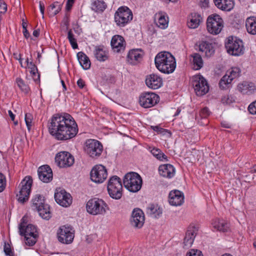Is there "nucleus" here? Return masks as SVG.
<instances>
[{
  "label": "nucleus",
  "mask_w": 256,
  "mask_h": 256,
  "mask_svg": "<svg viewBox=\"0 0 256 256\" xmlns=\"http://www.w3.org/2000/svg\"><path fill=\"white\" fill-rule=\"evenodd\" d=\"M48 128L50 133L59 140H70L74 138L78 132L76 123L68 114L53 116Z\"/></svg>",
  "instance_id": "nucleus-1"
},
{
  "label": "nucleus",
  "mask_w": 256,
  "mask_h": 256,
  "mask_svg": "<svg viewBox=\"0 0 256 256\" xmlns=\"http://www.w3.org/2000/svg\"><path fill=\"white\" fill-rule=\"evenodd\" d=\"M154 62L158 70L166 74L172 73L176 68L174 57L170 53L166 52L158 53L155 57Z\"/></svg>",
  "instance_id": "nucleus-2"
},
{
  "label": "nucleus",
  "mask_w": 256,
  "mask_h": 256,
  "mask_svg": "<svg viewBox=\"0 0 256 256\" xmlns=\"http://www.w3.org/2000/svg\"><path fill=\"white\" fill-rule=\"evenodd\" d=\"M32 210H36L42 218L49 220L51 217L50 206L45 203L44 198L40 194H37L32 199Z\"/></svg>",
  "instance_id": "nucleus-3"
},
{
  "label": "nucleus",
  "mask_w": 256,
  "mask_h": 256,
  "mask_svg": "<svg viewBox=\"0 0 256 256\" xmlns=\"http://www.w3.org/2000/svg\"><path fill=\"white\" fill-rule=\"evenodd\" d=\"M142 182L140 176L134 172L126 174L123 180L125 188L130 192H136L140 190Z\"/></svg>",
  "instance_id": "nucleus-4"
},
{
  "label": "nucleus",
  "mask_w": 256,
  "mask_h": 256,
  "mask_svg": "<svg viewBox=\"0 0 256 256\" xmlns=\"http://www.w3.org/2000/svg\"><path fill=\"white\" fill-rule=\"evenodd\" d=\"M107 190L112 198L120 200L122 195V185L121 179L116 176H111L108 182Z\"/></svg>",
  "instance_id": "nucleus-5"
},
{
  "label": "nucleus",
  "mask_w": 256,
  "mask_h": 256,
  "mask_svg": "<svg viewBox=\"0 0 256 256\" xmlns=\"http://www.w3.org/2000/svg\"><path fill=\"white\" fill-rule=\"evenodd\" d=\"M86 208L87 212L92 215L104 214L108 210L105 202L98 198L90 200L87 202Z\"/></svg>",
  "instance_id": "nucleus-6"
},
{
  "label": "nucleus",
  "mask_w": 256,
  "mask_h": 256,
  "mask_svg": "<svg viewBox=\"0 0 256 256\" xmlns=\"http://www.w3.org/2000/svg\"><path fill=\"white\" fill-rule=\"evenodd\" d=\"M84 149L86 155L92 158L96 159L100 156L103 151V146L98 140L88 139L86 140Z\"/></svg>",
  "instance_id": "nucleus-7"
},
{
  "label": "nucleus",
  "mask_w": 256,
  "mask_h": 256,
  "mask_svg": "<svg viewBox=\"0 0 256 256\" xmlns=\"http://www.w3.org/2000/svg\"><path fill=\"white\" fill-rule=\"evenodd\" d=\"M133 14L131 10L127 6L119 8L114 14V22L116 25L124 27L132 20Z\"/></svg>",
  "instance_id": "nucleus-8"
},
{
  "label": "nucleus",
  "mask_w": 256,
  "mask_h": 256,
  "mask_svg": "<svg viewBox=\"0 0 256 256\" xmlns=\"http://www.w3.org/2000/svg\"><path fill=\"white\" fill-rule=\"evenodd\" d=\"M240 73L241 70L238 67H232L228 70L220 80V88L222 90H226L231 87L232 81L238 78Z\"/></svg>",
  "instance_id": "nucleus-9"
},
{
  "label": "nucleus",
  "mask_w": 256,
  "mask_h": 256,
  "mask_svg": "<svg viewBox=\"0 0 256 256\" xmlns=\"http://www.w3.org/2000/svg\"><path fill=\"white\" fill-rule=\"evenodd\" d=\"M228 52L232 56H238L244 53V46L242 40L236 37H229L225 44Z\"/></svg>",
  "instance_id": "nucleus-10"
},
{
  "label": "nucleus",
  "mask_w": 256,
  "mask_h": 256,
  "mask_svg": "<svg viewBox=\"0 0 256 256\" xmlns=\"http://www.w3.org/2000/svg\"><path fill=\"white\" fill-rule=\"evenodd\" d=\"M32 184V178L30 176H26L20 184V190L16 194L18 202L24 204L28 200Z\"/></svg>",
  "instance_id": "nucleus-11"
},
{
  "label": "nucleus",
  "mask_w": 256,
  "mask_h": 256,
  "mask_svg": "<svg viewBox=\"0 0 256 256\" xmlns=\"http://www.w3.org/2000/svg\"><path fill=\"white\" fill-rule=\"evenodd\" d=\"M58 241L64 244H70L73 241L74 237V230L70 226H62L57 232Z\"/></svg>",
  "instance_id": "nucleus-12"
},
{
  "label": "nucleus",
  "mask_w": 256,
  "mask_h": 256,
  "mask_svg": "<svg viewBox=\"0 0 256 256\" xmlns=\"http://www.w3.org/2000/svg\"><path fill=\"white\" fill-rule=\"evenodd\" d=\"M207 29L213 34H219L223 28V20L218 15L210 16L207 19Z\"/></svg>",
  "instance_id": "nucleus-13"
},
{
  "label": "nucleus",
  "mask_w": 256,
  "mask_h": 256,
  "mask_svg": "<svg viewBox=\"0 0 256 256\" xmlns=\"http://www.w3.org/2000/svg\"><path fill=\"white\" fill-rule=\"evenodd\" d=\"M160 100L159 96L152 92H144L139 97L140 104L144 108H150L156 104Z\"/></svg>",
  "instance_id": "nucleus-14"
},
{
  "label": "nucleus",
  "mask_w": 256,
  "mask_h": 256,
  "mask_svg": "<svg viewBox=\"0 0 256 256\" xmlns=\"http://www.w3.org/2000/svg\"><path fill=\"white\" fill-rule=\"evenodd\" d=\"M192 84L195 92L198 96H202L206 94L209 87L206 79L200 75H197L192 78Z\"/></svg>",
  "instance_id": "nucleus-15"
},
{
  "label": "nucleus",
  "mask_w": 256,
  "mask_h": 256,
  "mask_svg": "<svg viewBox=\"0 0 256 256\" xmlns=\"http://www.w3.org/2000/svg\"><path fill=\"white\" fill-rule=\"evenodd\" d=\"M54 198L58 204L65 208L69 206L72 202L71 195L64 190L60 188L56 190Z\"/></svg>",
  "instance_id": "nucleus-16"
},
{
  "label": "nucleus",
  "mask_w": 256,
  "mask_h": 256,
  "mask_svg": "<svg viewBox=\"0 0 256 256\" xmlns=\"http://www.w3.org/2000/svg\"><path fill=\"white\" fill-rule=\"evenodd\" d=\"M108 176L107 170L102 165L94 166L90 172V178L96 183L103 182Z\"/></svg>",
  "instance_id": "nucleus-17"
},
{
  "label": "nucleus",
  "mask_w": 256,
  "mask_h": 256,
  "mask_svg": "<svg viewBox=\"0 0 256 256\" xmlns=\"http://www.w3.org/2000/svg\"><path fill=\"white\" fill-rule=\"evenodd\" d=\"M56 162L60 168H66L72 166L74 163L72 156L67 152H61L56 154Z\"/></svg>",
  "instance_id": "nucleus-18"
},
{
  "label": "nucleus",
  "mask_w": 256,
  "mask_h": 256,
  "mask_svg": "<svg viewBox=\"0 0 256 256\" xmlns=\"http://www.w3.org/2000/svg\"><path fill=\"white\" fill-rule=\"evenodd\" d=\"M20 234L25 236H37V230L36 227L32 224H28L26 218L24 216L18 226Z\"/></svg>",
  "instance_id": "nucleus-19"
},
{
  "label": "nucleus",
  "mask_w": 256,
  "mask_h": 256,
  "mask_svg": "<svg viewBox=\"0 0 256 256\" xmlns=\"http://www.w3.org/2000/svg\"><path fill=\"white\" fill-rule=\"evenodd\" d=\"M144 215L143 212L140 208L133 210L130 220L131 225L136 228H141L144 222Z\"/></svg>",
  "instance_id": "nucleus-20"
},
{
  "label": "nucleus",
  "mask_w": 256,
  "mask_h": 256,
  "mask_svg": "<svg viewBox=\"0 0 256 256\" xmlns=\"http://www.w3.org/2000/svg\"><path fill=\"white\" fill-rule=\"evenodd\" d=\"M146 85L153 90L158 89L162 85V78L156 74H150L146 76Z\"/></svg>",
  "instance_id": "nucleus-21"
},
{
  "label": "nucleus",
  "mask_w": 256,
  "mask_h": 256,
  "mask_svg": "<svg viewBox=\"0 0 256 256\" xmlns=\"http://www.w3.org/2000/svg\"><path fill=\"white\" fill-rule=\"evenodd\" d=\"M40 180L44 182H48L52 179V172L48 165L40 166L38 170Z\"/></svg>",
  "instance_id": "nucleus-22"
},
{
  "label": "nucleus",
  "mask_w": 256,
  "mask_h": 256,
  "mask_svg": "<svg viewBox=\"0 0 256 256\" xmlns=\"http://www.w3.org/2000/svg\"><path fill=\"white\" fill-rule=\"evenodd\" d=\"M169 203L174 206H178L184 202V196L182 192L178 190L171 191L168 196Z\"/></svg>",
  "instance_id": "nucleus-23"
},
{
  "label": "nucleus",
  "mask_w": 256,
  "mask_h": 256,
  "mask_svg": "<svg viewBox=\"0 0 256 256\" xmlns=\"http://www.w3.org/2000/svg\"><path fill=\"white\" fill-rule=\"evenodd\" d=\"M110 44L112 49L116 52H121L125 48V40L124 38L120 35L113 36Z\"/></svg>",
  "instance_id": "nucleus-24"
},
{
  "label": "nucleus",
  "mask_w": 256,
  "mask_h": 256,
  "mask_svg": "<svg viewBox=\"0 0 256 256\" xmlns=\"http://www.w3.org/2000/svg\"><path fill=\"white\" fill-rule=\"evenodd\" d=\"M144 54V52L140 49H134L130 50L127 56L128 62L132 64H136L140 62Z\"/></svg>",
  "instance_id": "nucleus-25"
},
{
  "label": "nucleus",
  "mask_w": 256,
  "mask_h": 256,
  "mask_svg": "<svg viewBox=\"0 0 256 256\" xmlns=\"http://www.w3.org/2000/svg\"><path fill=\"white\" fill-rule=\"evenodd\" d=\"M158 170L160 176L169 178L173 177L175 174V168L170 164L160 166Z\"/></svg>",
  "instance_id": "nucleus-26"
},
{
  "label": "nucleus",
  "mask_w": 256,
  "mask_h": 256,
  "mask_svg": "<svg viewBox=\"0 0 256 256\" xmlns=\"http://www.w3.org/2000/svg\"><path fill=\"white\" fill-rule=\"evenodd\" d=\"M198 48L199 51L208 58L210 57L214 52V50L212 44L206 41L201 42L198 45Z\"/></svg>",
  "instance_id": "nucleus-27"
},
{
  "label": "nucleus",
  "mask_w": 256,
  "mask_h": 256,
  "mask_svg": "<svg viewBox=\"0 0 256 256\" xmlns=\"http://www.w3.org/2000/svg\"><path fill=\"white\" fill-rule=\"evenodd\" d=\"M215 6L223 11H230L234 7L233 0H213Z\"/></svg>",
  "instance_id": "nucleus-28"
},
{
  "label": "nucleus",
  "mask_w": 256,
  "mask_h": 256,
  "mask_svg": "<svg viewBox=\"0 0 256 256\" xmlns=\"http://www.w3.org/2000/svg\"><path fill=\"white\" fill-rule=\"evenodd\" d=\"M154 22L158 27L164 29L168 26V17L166 14L162 12L156 13L154 15Z\"/></svg>",
  "instance_id": "nucleus-29"
},
{
  "label": "nucleus",
  "mask_w": 256,
  "mask_h": 256,
  "mask_svg": "<svg viewBox=\"0 0 256 256\" xmlns=\"http://www.w3.org/2000/svg\"><path fill=\"white\" fill-rule=\"evenodd\" d=\"M146 212L152 218H158L162 215V210L157 204H150L147 206Z\"/></svg>",
  "instance_id": "nucleus-30"
},
{
  "label": "nucleus",
  "mask_w": 256,
  "mask_h": 256,
  "mask_svg": "<svg viewBox=\"0 0 256 256\" xmlns=\"http://www.w3.org/2000/svg\"><path fill=\"white\" fill-rule=\"evenodd\" d=\"M202 20V18L200 14L192 13L188 18V26L190 28H196L200 25Z\"/></svg>",
  "instance_id": "nucleus-31"
},
{
  "label": "nucleus",
  "mask_w": 256,
  "mask_h": 256,
  "mask_svg": "<svg viewBox=\"0 0 256 256\" xmlns=\"http://www.w3.org/2000/svg\"><path fill=\"white\" fill-rule=\"evenodd\" d=\"M96 58L100 62H104L108 59V54L102 46H96L94 51Z\"/></svg>",
  "instance_id": "nucleus-32"
},
{
  "label": "nucleus",
  "mask_w": 256,
  "mask_h": 256,
  "mask_svg": "<svg viewBox=\"0 0 256 256\" xmlns=\"http://www.w3.org/2000/svg\"><path fill=\"white\" fill-rule=\"evenodd\" d=\"M212 224L215 230L220 232H226L229 230V224L223 220H214Z\"/></svg>",
  "instance_id": "nucleus-33"
},
{
  "label": "nucleus",
  "mask_w": 256,
  "mask_h": 256,
  "mask_svg": "<svg viewBox=\"0 0 256 256\" xmlns=\"http://www.w3.org/2000/svg\"><path fill=\"white\" fill-rule=\"evenodd\" d=\"M196 234L194 230H190L187 231L184 240V247L188 248L193 244Z\"/></svg>",
  "instance_id": "nucleus-34"
},
{
  "label": "nucleus",
  "mask_w": 256,
  "mask_h": 256,
  "mask_svg": "<svg viewBox=\"0 0 256 256\" xmlns=\"http://www.w3.org/2000/svg\"><path fill=\"white\" fill-rule=\"evenodd\" d=\"M247 32L252 34H256V17L250 16L247 18L246 22Z\"/></svg>",
  "instance_id": "nucleus-35"
},
{
  "label": "nucleus",
  "mask_w": 256,
  "mask_h": 256,
  "mask_svg": "<svg viewBox=\"0 0 256 256\" xmlns=\"http://www.w3.org/2000/svg\"><path fill=\"white\" fill-rule=\"evenodd\" d=\"M192 58V68L194 70H200L204 65V62L202 56L198 53H194L191 55Z\"/></svg>",
  "instance_id": "nucleus-36"
},
{
  "label": "nucleus",
  "mask_w": 256,
  "mask_h": 256,
  "mask_svg": "<svg viewBox=\"0 0 256 256\" xmlns=\"http://www.w3.org/2000/svg\"><path fill=\"white\" fill-rule=\"evenodd\" d=\"M77 56L80 64L84 69L88 70L90 68V62L86 54L80 52L78 53Z\"/></svg>",
  "instance_id": "nucleus-37"
},
{
  "label": "nucleus",
  "mask_w": 256,
  "mask_h": 256,
  "mask_svg": "<svg viewBox=\"0 0 256 256\" xmlns=\"http://www.w3.org/2000/svg\"><path fill=\"white\" fill-rule=\"evenodd\" d=\"M106 8V4L104 1L96 0L92 4V9L96 12H103Z\"/></svg>",
  "instance_id": "nucleus-38"
},
{
  "label": "nucleus",
  "mask_w": 256,
  "mask_h": 256,
  "mask_svg": "<svg viewBox=\"0 0 256 256\" xmlns=\"http://www.w3.org/2000/svg\"><path fill=\"white\" fill-rule=\"evenodd\" d=\"M61 10V4L58 2H55L51 4L48 8V13L50 17L56 15Z\"/></svg>",
  "instance_id": "nucleus-39"
},
{
  "label": "nucleus",
  "mask_w": 256,
  "mask_h": 256,
  "mask_svg": "<svg viewBox=\"0 0 256 256\" xmlns=\"http://www.w3.org/2000/svg\"><path fill=\"white\" fill-rule=\"evenodd\" d=\"M150 152L155 158L160 160H168L167 156L158 148H154L150 150Z\"/></svg>",
  "instance_id": "nucleus-40"
},
{
  "label": "nucleus",
  "mask_w": 256,
  "mask_h": 256,
  "mask_svg": "<svg viewBox=\"0 0 256 256\" xmlns=\"http://www.w3.org/2000/svg\"><path fill=\"white\" fill-rule=\"evenodd\" d=\"M16 83L18 88L22 91L24 92L27 94L28 92L30 90V88L28 86L25 84L24 80L20 78H16Z\"/></svg>",
  "instance_id": "nucleus-41"
},
{
  "label": "nucleus",
  "mask_w": 256,
  "mask_h": 256,
  "mask_svg": "<svg viewBox=\"0 0 256 256\" xmlns=\"http://www.w3.org/2000/svg\"><path fill=\"white\" fill-rule=\"evenodd\" d=\"M68 40L72 45V48L74 49H76L78 48V45L76 42V40L74 38V34H73L72 30H70L68 32Z\"/></svg>",
  "instance_id": "nucleus-42"
},
{
  "label": "nucleus",
  "mask_w": 256,
  "mask_h": 256,
  "mask_svg": "<svg viewBox=\"0 0 256 256\" xmlns=\"http://www.w3.org/2000/svg\"><path fill=\"white\" fill-rule=\"evenodd\" d=\"M250 86L246 82L239 84L238 86V90L243 94H247L249 90Z\"/></svg>",
  "instance_id": "nucleus-43"
},
{
  "label": "nucleus",
  "mask_w": 256,
  "mask_h": 256,
  "mask_svg": "<svg viewBox=\"0 0 256 256\" xmlns=\"http://www.w3.org/2000/svg\"><path fill=\"white\" fill-rule=\"evenodd\" d=\"M221 101L226 104H230L235 101V99L232 95L226 94L222 96Z\"/></svg>",
  "instance_id": "nucleus-44"
},
{
  "label": "nucleus",
  "mask_w": 256,
  "mask_h": 256,
  "mask_svg": "<svg viewBox=\"0 0 256 256\" xmlns=\"http://www.w3.org/2000/svg\"><path fill=\"white\" fill-rule=\"evenodd\" d=\"M25 122L28 128V130H30L31 126H32V121L33 120V116L30 113H26L25 114Z\"/></svg>",
  "instance_id": "nucleus-45"
},
{
  "label": "nucleus",
  "mask_w": 256,
  "mask_h": 256,
  "mask_svg": "<svg viewBox=\"0 0 256 256\" xmlns=\"http://www.w3.org/2000/svg\"><path fill=\"white\" fill-rule=\"evenodd\" d=\"M37 236H25L26 244L28 246H34L36 242Z\"/></svg>",
  "instance_id": "nucleus-46"
},
{
  "label": "nucleus",
  "mask_w": 256,
  "mask_h": 256,
  "mask_svg": "<svg viewBox=\"0 0 256 256\" xmlns=\"http://www.w3.org/2000/svg\"><path fill=\"white\" fill-rule=\"evenodd\" d=\"M26 62L28 68L30 69V72L33 74H35L38 72L36 66L32 62H29L28 58H26Z\"/></svg>",
  "instance_id": "nucleus-47"
},
{
  "label": "nucleus",
  "mask_w": 256,
  "mask_h": 256,
  "mask_svg": "<svg viewBox=\"0 0 256 256\" xmlns=\"http://www.w3.org/2000/svg\"><path fill=\"white\" fill-rule=\"evenodd\" d=\"M150 128L153 130L154 131L157 132L158 134H160L163 135L166 134L167 133L169 134L170 132H168V130L164 129L158 126H150Z\"/></svg>",
  "instance_id": "nucleus-48"
},
{
  "label": "nucleus",
  "mask_w": 256,
  "mask_h": 256,
  "mask_svg": "<svg viewBox=\"0 0 256 256\" xmlns=\"http://www.w3.org/2000/svg\"><path fill=\"white\" fill-rule=\"evenodd\" d=\"M6 186V179L4 176L0 172V192L4 191Z\"/></svg>",
  "instance_id": "nucleus-49"
},
{
  "label": "nucleus",
  "mask_w": 256,
  "mask_h": 256,
  "mask_svg": "<svg viewBox=\"0 0 256 256\" xmlns=\"http://www.w3.org/2000/svg\"><path fill=\"white\" fill-rule=\"evenodd\" d=\"M186 256H203L202 252L196 249H192L186 254Z\"/></svg>",
  "instance_id": "nucleus-50"
},
{
  "label": "nucleus",
  "mask_w": 256,
  "mask_h": 256,
  "mask_svg": "<svg viewBox=\"0 0 256 256\" xmlns=\"http://www.w3.org/2000/svg\"><path fill=\"white\" fill-rule=\"evenodd\" d=\"M210 111L208 108L206 107H205L202 109L200 112V114L202 118H206L208 116H210Z\"/></svg>",
  "instance_id": "nucleus-51"
},
{
  "label": "nucleus",
  "mask_w": 256,
  "mask_h": 256,
  "mask_svg": "<svg viewBox=\"0 0 256 256\" xmlns=\"http://www.w3.org/2000/svg\"><path fill=\"white\" fill-rule=\"evenodd\" d=\"M248 110L251 114H256V100L249 105Z\"/></svg>",
  "instance_id": "nucleus-52"
},
{
  "label": "nucleus",
  "mask_w": 256,
  "mask_h": 256,
  "mask_svg": "<svg viewBox=\"0 0 256 256\" xmlns=\"http://www.w3.org/2000/svg\"><path fill=\"white\" fill-rule=\"evenodd\" d=\"M4 252L6 256H13V253L11 250L10 245L9 244H6L5 243L4 246Z\"/></svg>",
  "instance_id": "nucleus-53"
},
{
  "label": "nucleus",
  "mask_w": 256,
  "mask_h": 256,
  "mask_svg": "<svg viewBox=\"0 0 256 256\" xmlns=\"http://www.w3.org/2000/svg\"><path fill=\"white\" fill-rule=\"evenodd\" d=\"M70 23V20L67 15H66L63 18L62 21V25L63 27H66V29L67 30L68 28Z\"/></svg>",
  "instance_id": "nucleus-54"
},
{
  "label": "nucleus",
  "mask_w": 256,
  "mask_h": 256,
  "mask_svg": "<svg viewBox=\"0 0 256 256\" xmlns=\"http://www.w3.org/2000/svg\"><path fill=\"white\" fill-rule=\"evenodd\" d=\"M7 10L6 4L3 0H0V12L4 13Z\"/></svg>",
  "instance_id": "nucleus-55"
},
{
  "label": "nucleus",
  "mask_w": 256,
  "mask_h": 256,
  "mask_svg": "<svg viewBox=\"0 0 256 256\" xmlns=\"http://www.w3.org/2000/svg\"><path fill=\"white\" fill-rule=\"evenodd\" d=\"M77 84L80 88H82L85 86V82L83 80L80 78L77 82Z\"/></svg>",
  "instance_id": "nucleus-56"
},
{
  "label": "nucleus",
  "mask_w": 256,
  "mask_h": 256,
  "mask_svg": "<svg viewBox=\"0 0 256 256\" xmlns=\"http://www.w3.org/2000/svg\"><path fill=\"white\" fill-rule=\"evenodd\" d=\"M39 5H40V12L42 14V18H44V6L43 3L42 2H40Z\"/></svg>",
  "instance_id": "nucleus-57"
},
{
  "label": "nucleus",
  "mask_w": 256,
  "mask_h": 256,
  "mask_svg": "<svg viewBox=\"0 0 256 256\" xmlns=\"http://www.w3.org/2000/svg\"><path fill=\"white\" fill-rule=\"evenodd\" d=\"M14 58L16 60H18L20 62H21L22 58H21V54H14Z\"/></svg>",
  "instance_id": "nucleus-58"
},
{
  "label": "nucleus",
  "mask_w": 256,
  "mask_h": 256,
  "mask_svg": "<svg viewBox=\"0 0 256 256\" xmlns=\"http://www.w3.org/2000/svg\"><path fill=\"white\" fill-rule=\"evenodd\" d=\"M72 4H73L72 2H69L68 0V1L66 2V10H70L72 7Z\"/></svg>",
  "instance_id": "nucleus-59"
},
{
  "label": "nucleus",
  "mask_w": 256,
  "mask_h": 256,
  "mask_svg": "<svg viewBox=\"0 0 256 256\" xmlns=\"http://www.w3.org/2000/svg\"><path fill=\"white\" fill-rule=\"evenodd\" d=\"M23 33H24V37L26 38H29L30 34L26 28H25V30H23Z\"/></svg>",
  "instance_id": "nucleus-60"
},
{
  "label": "nucleus",
  "mask_w": 256,
  "mask_h": 256,
  "mask_svg": "<svg viewBox=\"0 0 256 256\" xmlns=\"http://www.w3.org/2000/svg\"><path fill=\"white\" fill-rule=\"evenodd\" d=\"M8 115L10 116L11 120L12 121H14V117H15L14 114L12 113V112L10 110H9L8 111Z\"/></svg>",
  "instance_id": "nucleus-61"
},
{
  "label": "nucleus",
  "mask_w": 256,
  "mask_h": 256,
  "mask_svg": "<svg viewBox=\"0 0 256 256\" xmlns=\"http://www.w3.org/2000/svg\"><path fill=\"white\" fill-rule=\"evenodd\" d=\"M40 30L39 29H38V30H34V32H33V36H36V37H38L40 35Z\"/></svg>",
  "instance_id": "nucleus-62"
},
{
  "label": "nucleus",
  "mask_w": 256,
  "mask_h": 256,
  "mask_svg": "<svg viewBox=\"0 0 256 256\" xmlns=\"http://www.w3.org/2000/svg\"><path fill=\"white\" fill-rule=\"evenodd\" d=\"M61 82H62V87H63V90H64V91L66 90V84H64V80H61Z\"/></svg>",
  "instance_id": "nucleus-63"
},
{
  "label": "nucleus",
  "mask_w": 256,
  "mask_h": 256,
  "mask_svg": "<svg viewBox=\"0 0 256 256\" xmlns=\"http://www.w3.org/2000/svg\"><path fill=\"white\" fill-rule=\"evenodd\" d=\"M41 58V54H40L38 52V58H37V60L38 61V62H40V58Z\"/></svg>",
  "instance_id": "nucleus-64"
}]
</instances>
